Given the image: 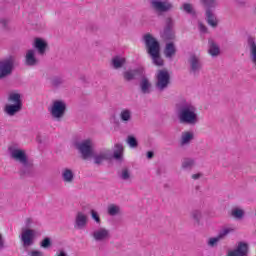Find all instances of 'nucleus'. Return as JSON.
Instances as JSON below:
<instances>
[{
    "mask_svg": "<svg viewBox=\"0 0 256 256\" xmlns=\"http://www.w3.org/2000/svg\"><path fill=\"white\" fill-rule=\"evenodd\" d=\"M0 249H5V240H3V236L0 234Z\"/></svg>",
    "mask_w": 256,
    "mask_h": 256,
    "instance_id": "nucleus-46",
    "label": "nucleus"
},
{
    "mask_svg": "<svg viewBox=\"0 0 256 256\" xmlns=\"http://www.w3.org/2000/svg\"><path fill=\"white\" fill-rule=\"evenodd\" d=\"M221 241V238L218 236L212 237L208 239L207 245L208 247H217V244Z\"/></svg>",
    "mask_w": 256,
    "mask_h": 256,
    "instance_id": "nucleus-36",
    "label": "nucleus"
},
{
    "mask_svg": "<svg viewBox=\"0 0 256 256\" xmlns=\"http://www.w3.org/2000/svg\"><path fill=\"white\" fill-rule=\"evenodd\" d=\"M231 215L234 219H243L245 217V211L241 208H234L232 209Z\"/></svg>",
    "mask_w": 256,
    "mask_h": 256,
    "instance_id": "nucleus-33",
    "label": "nucleus"
},
{
    "mask_svg": "<svg viewBox=\"0 0 256 256\" xmlns=\"http://www.w3.org/2000/svg\"><path fill=\"white\" fill-rule=\"evenodd\" d=\"M26 65L28 67H35V65H39V60L35 57V50H28L25 56Z\"/></svg>",
    "mask_w": 256,
    "mask_h": 256,
    "instance_id": "nucleus-21",
    "label": "nucleus"
},
{
    "mask_svg": "<svg viewBox=\"0 0 256 256\" xmlns=\"http://www.w3.org/2000/svg\"><path fill=\"white\" fill-rule=\"evenodd\" d=\"M91 217H92V219H93L96 223H98V224L101 223V218L99 217V214L97 213V211L91 210Z\"/></svg>",
    "mask_w": 256,
    "mask_h": 256,
    "instance_id": "nucleus-41",
    "label": "nucleus"
},
{
    "mask_svg": "<svg viewBox=\"0 0 256 256\" xmlns=\"http://www.w3.org/2000/svg\"><path fill=\"white\" fill-rule=\"evenodd\" d=\"M201 176H202L201 173L193 174V175H192V179H194L195 181H197V179H199Z\"/></svg>",
    "mask_w": 256,
    "mask_h": 256,
    "instance_id": "nucleus-49",
    "label": "nucleus"
},
{
    "mask_svg": "<svg viewBox=\"0 0 256 256\" xmlns=\"http://www.w3.org/2000/svg\"><path fill=\"white\" fill-rule=\"evenodd\" d=\"M74 147L77 149V151H79L82 159L87 160L93 157V141L91 139L75 142Z\"/></svg>",
    "mask_w": 256,
    "mask_h": 256,
    "instance_id": "nucleus-6",
    "label": "nucleus"
},
{
    "mask_svg": "<svg viewBox=\"0 0 256 256\" xmlns=\"http://www.w3.org/2000/svg\"><path fill=\"white\" fill-rule=\"evenodd\" d=\"M20 241L24 249L31 247L35 244V230L33 229H24L20 235Z\"/></svg>",
    "mask_w": 256,
    "mask_h": 256,
    "instance_id": "nucleus-13",
    "label": "nucleus"
},
{
    "mask_svg": "<svg viewBox=\"0 0 256 256\" xmlns=\"http://www.w3.org/2000/svg\"><path fill=\"white\" fill-rule=\"evenodd\" d=\"M11 159L20 164L19 175L20 177H34L35 164L33 160L29 159L27 152L24 149L10 148Z\"/></svg>",
    "mask_w": 256,
    "mask_h": 256,
    "instance_id": "nucleus-1",
    "label": "nucleus"
},
{
    "mask_svg": "<svg viewBox=\"0 0 256 256\" xmlns=\"http://www.w3.org/2000/svg\"><path fill=\"white\" fill-rule=\"evenodd\" d=\"M206 21L210 27L216 29L219 26V19H217V15L213 11H206L205 12Z\"/></svg>",
    "mask_w": 256,
    "mask_h": 256,
    "instance_id": "nucleus-19",
    "label": "nucleus"
},
{
    "mask_svg": "<svg viewBox=\"0 0 256 256\" xmlns=\"http://www.w3.org/2000/svg\"><path fill=\"white\" fill-rule=\"evenodd\" d=\"M0 25L2 29H7V25H9V21L5 18L0 19Z\"/></svg>",
    "mask_w": 256,
    "mask_h": 256,
    "instance_id": "nucleus-42",
    "label": "nucleus"
},
{
    "mask_svg": "<svg viewBox=\"0 0 256 256\" xmlns=\"http://www.w3.org/2000/svg\"><path fill=\"white\" fill-rule=\"evenodd\" d=\"M15 65H17V57L14 55L0 60V79H7V77L13 75Z\"/></svg>",
    "mask_w": 256,
    "mask_h": 256,
    "instance_id": "nucleus-4",
    "label": "nucleus"
},
{
    "mask_svg": "<svg viewBox=\"0 0 256 256\" xmlns=\"http://www.w3.org/2000/svg\"><path fill=\"white\" fill-rule=\"evenodd\" d=\"M61 177L64 183H73V181H75V173L69 168H64L62 170Z\"/></svg>",
    "mask_w": 256,
    "mask_h": 256,
    "instance_id": "nucleus-23",
    "label": "nucleus"
},
{
    "mask_svg": "<svg viewBox=\"0 0 256 256\" xmlns=\"http://www.w3.org/2000/svg\"><path fill=\"white\" fill-rule=\"evenodd\" d=\"M189 73L191 75L197 76L201 73L203 69V62H201V57L195 53H190L188 57Z\"/></svg>",
    "mask_w": 256,
    "mask_h": 256,
    "instance_id": "nucleus-8",
    "label": "nucleus"
},
{
    "mask_svg": "<svg viewBox=\"0 0 256 256\" xmlns=\"http://www.w3.org/2000/svg\"><path fill=\"white\" fill-rule=\"evenodd\" d=\"M131 177V173L129 172V169L127 168H124L120 174V178L123 180V181H127L129 180Z\"/></svg>",
    "mask_w": 256,
    "mask_h": 256,
    "instance_id": "nucleus-38",
    "label": "nucleus"
},
{
    "mask_svg": "<svg viewBox=\"0 0 256 256\" xmlns=\"http://www.w3.org/2000/svg\"><path fill=\"white\" fill-rule=\"evenodd\" d=\"M171 84V75L169 74V71L167 70H158L156 74V83L155 88L157 91H165L167 87Z\"/></svg>",
    "mask_w": 256,
    "mask_h": 256,
    "instance_id": "nucleus-7",
    "label": "nucleus"
},
{
    "mask_svg": "<svg viewBox=\"0 0 256 256\" xmlns=\"http://www.w3.org/2000/svg\"><path fill=\"white\" fill-rule=\"evenodd\" d=\"M173 27H175V20L171 17L166 18L165 27L161 32V38L164 41H175V30H173Z\"/></svg>",
    "mask_w": 256,
    "mask_h": 256,
    "instance_id": "nucleus-9",
    "label": "nucleus"
},
{
    "mask_svg": "<svg viewBox=\"0 0 256 256\" xmlns=\"http://www.w3.org/2000/svg\"><path fill=\"white\" fill-rule=\"evenodd\" d=\"M87 223H89V218L87 217V214L83 212H77L74 220V229H77L78 231H83V229L87 227Z\"/></svg>",
    "mask_w": 256,
    "mask_h": 256,
    "instance_id": "nucleus-14",
    "label": "nucleus"
},
{
    "mask_svg": "<svg viewBox=\"0 0 256 256\" xmlns=\"http://www.w3.org/2000/svg\"><path fill=\"white\" fill-rule=\"evenodd\" d=\"M115 148L116 150L112 153V159H115L116 161H123V145L116 144Z\"/></svg>",
    "mask_w": 256,
    "mask_h": 256,
    "instance_id": "nucleus-28",
    "label": "nucleus"
},
{
    "mask_svg": "<svg viewBox=\"0 0 256 256\" xmlns=\"http://www.w3.org/2000/svg\"><path fill=\"white\" fill-rule=\"evenodd\" d=\"M140 79L141 93L144 95H149V93H151V82L147 77H145V72L143 73V77H140Z\"/></svg>",
    "mask_w": 256,
    "mask_h": 256,
    "instance_id": "nucleus-22",
    "label": "nucleus"
},
{
    "mask_svg": "<svg viewBox=\"0 0 256 256\" xmlns=\"http://www.w3.org/2000/svg\"><path fill=\"white\" fill-rule=\"evenodd\" d=\"M92 237L97 242L109 241L111 239V232L107 228L100 227L92 233Z\"/></svg>",
    "mask_w": 256,
    "mask_h": 256,
    "instance_id": "nucleus-16",
    "label": "nucleus"
},
{
    "mask_svg": "<svg viewBox=\"0 0 256 256\" xmlns=\"http://www.w3.org/2000/svg\"><path fill=\"white\" fill-rule=\"evenodd\" d=\"M193 133L192 132H184L182 133L181 140H180V145L181 147H185V145H189L191 141H193Z\"/></svg>",
    "mask_w": 256,
    "mask_h": 256,
    "instance_id": "nucleus-27",
    "label": "nucleus"
},
{
    "mask_svg": "<svg viewBox=\"0 0 256 256\" xmlns=\"http://www.w3.org/2000/svg\"><path fill=\"white\" fill-rule=\"evenodd\" d=\"M151 7L156 13H169L173 9V3L168 0H152Z\"/></svg>",
    "mask_w": 256,
    "mask_h": 256,
    "instance_id": "nucleus-11",
    "label": "nucleus"
},
{
    "mask_svg": "<svg viewBox=\"0 0 256 256\" xmlns=\"http://www.w3.org/2000/svg\"><path fill=\"white\" fill-rule=\"evenodd\" d=\"M249 255V244L239 242L234 250L228 252L227 256H247Z\"/></svg>",
    "mask_w": 256,
    "mask_h": 256,
    "instance_id": "nucleus-17",
    "label": "nucleus"
},
{
    "mask_svg": "<svg viewBox=\"0 0 256 256\" xmlns=\"http://www.w3.org/2000/svg\"><path fill=\"white\" fill-rule=\"evenodd\" d=\"M51 84L53 85V87H59L60 85H63V78L54 77L51 80Z\"/></svg>",
    "mask_w": 256,
    "mask_h": 256,
    "instance_id": "nucleus-39",
    "label": "nucleus"
},
{
    "mask_svg": "<svg viewBox=\"0 0 256 256\" xmlns=\"http://www.w3.org/2000/svg\"><path fill=\"white\" fill-rule=\"evenodd\" d=\"M177 54V47L175 46V43L168 42L165 45L164 48V55L167 59H173L175 55Z\"/></svg>",
    "mask_w": 256,
    "mask_h": 256,
    "instance_id": "nucleus-20",
    "label": "nucleus"
},
{
    "mask_svg": "<svg viewBox=\"0 0 256 256\" xmlns=\"http://www.w3.org/2000/svg\"><path fill=\"white\" fill-rule=\"evenodd\" d=\"M144 73H145V69H143L142 67H139L136 69L125 71L123 73V78L128 82L135 81V79H141Z\"/></svg>",
    "mask_w": 256,
    "mask_h": 256,
    "instance_id": "nucleus-15",
    "label": "nucleus"
},
{
    "mask_svg": "<svg viewBox=\"0 0 256 256\" xmlns=\"http://www.w3.org/2000/svg\"><path fill=\"white\" fill-rule=\"evenodd\" d=\"M112 65L114 69H121L123 65H125V58H121L119 56H116L112 59Z\"/></svg>",
    "mask_w": 256,
    "mask_h": 256,
    "instance_id": "nucleus-31",
    "label": "nucleus"
},
{
    "mask_svg": "<svg viewBox=\"0 0 256 256\" xmlns=\"http://www.w3.org/2000/svg\"><path fill=\"white\" fill-rule=\"evenodd\" d=\"M181 9L184 10L185 13H187L188 15H197V12L195 11V8H193V4L190 3H184L181 7Z\"/></svg>",
    "mask_w": 256,
    "mask_h": 256,
    "instance_id": "nucleus-32",
    "label": "nucleus"
},
{
    "mask_svg": "<svg viewBox=\"0 0 256 256\" xmlns=\"http://www.w3.org/2000/svg\"><path fill=\"white\" fill-rule=\"evenodd\" d=\"M107 213L110 217H117V215H121V206L110 204L107 208Z\"/></svg>",
    "mask_w": 256,
    "mask_h": 256,
    "instance_id": "nucleus-29",
    "label": "nucleus"
},
{
    "mask_svg": "<svg viewBox=\"0 0 256 256\" xmlns=\"http://www.w3.org/2000/svg\"><path fill=\"white\" fill-rule=\"evenodd\" d=\"M176 113L180 123L185 125H197L199 123L197 107L187 100H182L176 104Z\"/></svg>",
    "mask_w": 256,
    "mask_h": 256,
    "instance_id": "nucleus-2",
    "label": "nucleus"
},
{
    "mask_svg": "<svg viewBox=\"0 0 256 256\" xmlns=\"http://www.w3.org/2000/svg\"><path fill=\"white\" fill-rule=\"evenodd\" d=\"M29 256H43V252L39 251V250H33L31 252L28 253Z\"/></svg>",
    "mask_w": 256,
    "mask_h": 256,
    "instance_id": "nucleus-43",
    "label": "nucleus"
},
{
    "mask_svg": "<svg viewBox=\"0 0 256 256\" xmlns=\"http://www.w3.org/2000/svg\"><path fill=\"white\" fill-rule=\"evenodd\" d=\"M195 165V158L185 157L182 159L181 169H183V171H191Z\"/></svg>",
    "mask_w": 256,
    "mask_h": 256,
    "instance_id": "nucleus-24",
    "label": "nucleus"
},
{
    "mask_svg": "<svg viewBox=\"0 0 256 256\" xmlns=\"http://www.w3.org/2000/svg\"><path fill=\"white\" fill-rule=\"evenodd\" d=\"M236 3L239 7H245L247 2L245 0H237Z\"/></svg>",
    "mask_w": 256,
    "mask_h": 256,
    "instance_id": "nucleus-48",
    "label": "nucleus"
},
{
    "mask_svg": "<svg viewBox=\"0 0 256 256\" xmlns=\"http://www.w3.org/2000/svg\"><path fill=\"white\" fill-rule=\"evenodd\" d=\"M199 31L200 33H207V26H205L203 23H199Z\"/></svg>",
    "mask_w": 256,
    "mask_h": 256,
    "instance_id": "nucleus-44",
    "label": "nucleus"
},
{
    "mask_svg": "<svg viewBox=\"0 0 256 256\" xmlns=\"http://www.w3.org/2000/svg\"><path fill=\"white\" fill-rule=\"evenodd\" d=\"M9 101L14 104H7L4 107V113L9 115V117H13L23 109V101H21V94L19 93H12L9 95Z\"/></svg>",
    "mask_w": 256,
    "mask_h": 256,
    "instance_id": "nucleus-5",
    "label": "nucleus"
},
{
    "mask_svg": "<svg viewBox=\"0 0 256 256\" xmlns=\"http://www.w3.org/2000/svg\"><path fill=\"white\" fill-rule=\"evenodd\" d=\"M40 247H42V249H49V247H51V238L49 237L44 238L40 242Z\"/></svg>",
    "mask_w": 256,
    "mask_h": 256,
    "instance_id": "nucleus-37",
    "label": "nucleus"
},
{
    "mask_svg": "<svg viewBox=\"0 0 256 256\" xmlns=\"http://www.w3.org/2000/svg\"><path fill=\"white\" fill-rule=\"evenodd\" d=\"M65 111H67V104L61 100H56L50 109V114L54 119H62L65 116Z\"/></svg>",
    "mask_w": 256,
    "mask_h": 256,
    "instance_id": "nucleus-10",
    "label": "nucleus"
},
{
    "mask_svg": "<svg viewBox=\"0 0 256 256\" xmlns=\"http://www.w3.org/2000/svg\"><path fill=\"white\" fill-rule=\"evenodd\" d=\"M132 112L129 109H123L120 113V119L123 123H129L131 121Z\"/></svg>",
    "mask_w": 256,
    "mask_h": 256,
    "instance_id": "nucleus-30",
    "label": "nucleus"
},
{
    "mask_svg": "<svg viewBox=\"0 0 256 256\" xmlns=\"http://www.w3.org/2000/svg\"><path fill=\"white\" fill-rule=\"evenodd\" d=\"M34 47L37 50L38 55H45L47 53V47H49V44L41 38H36L34 42Z\"/></svg>",
    "mask_w": 256,
    "mask_h": 256,
    "instance_id": "nucleus-18",
    "label": "nucleus"
},
{
    "mask_svg": "<svg viewBox=\"0 0 256 256\" xmlns=\"http://www.w3.org/2000/svg\"><path fill=\"white\" fill-rule=\"evenodd\" d=\"M56 256H69L65 250H59Z\"/></svg>",
    "mask_w": 256,
    "mask_h": 256,
    "instance_id": "nucleus-47",
    "label": "nucleus"
},
{
    "mask_svg": "<svg viewBox=\"0 0 256 256\" xmlns=\"http://www.w3.org/2000/svg\"><path fill=\"white\" fill-rule=\"evenodd\" d=\"M127 143L130 147H139V142H137V138H135L134 136H128L127 137Z\"/></svg>",
    "mask_w": 256,
    "mask_h": 256,
    "instance_id": "nucleus-35",
    "label": "nucleus"
},
{
    "mask_svg": "<svg viewBox=\"0 0 256 256\" xmlns=\"http://www.w3.org/2000/svg\"><path fill=\"white\" fill-rule=\"evenodd\" d=\"M31 222H32L31 218H27L26 219V227H29V225H31Z\"/></svg>",
    "mask_w": 256,
    "mask_h": 256,
    "instance_id": "nucleus-50",
    "label": "nucleus"
},
{
    "mask_svg": "<svg viewBox=\"0 0 256 256\" xmlns=\"http://www.w3.org/2000/svg\"><path fill=\"white\" fill-rule=\"evenodd\" d=\"M144 43L154 65L162 67L163 59L161 58V44H159V41H157L151 34H146L144 35Z\"/></svg>",
    "mask_w": 256,
    "mask_h": 256,
    "instance_id": "nucleus-3",
    "label": "nucleus"
},
{
    "mask_svg": "<svg viewBox=\"0 0 256 256\" xmlns=\"http://www.w3.org/2000/svg\"><path fill=\"white\" fill-rule=\"evenodd\" d=\"M208 53L212 57H217V55H219V53H221V49L219 48V46L213 40L209 41Z\"/></svg>",
    "mask_w": 256,
    "mask_h": 256,
    "instance_id": "nucleus-26",
    "label": "nucleus"
},
{
    "mask_svg": "<svg viewBox=\"0 0 256 256\" xmlns=\"http://www.w3.org/2000/svg\"><path fill=\"white\" fill-rule=\"evenodd\" d=\"M147 159H153L155 157V152L153 151H148L146 154Z\"/></svg>",
    "mask_w": 256,
    "mask_h": 256,
    "instance_id": "nucleus-45",
    "label": "nucleus"
},
{
    "mask_svg": "<svg viewBox=\"0 0 256 256\" xmlns=\"http://www.w3.org/2000/svg\"><path fill=\"white\" fill-rule=\"evenodd\" d=\"M233 231H235V229H233V228L222 229L218 234L220 241H222V239H225L227 237V235H229V233H233Z\"/></svg>",
    "mask_w": 256,
    "mask_h": 256,
    "instance_id": "nucleus-34",
    "label": "nucleus"
},
{
    "mask_svg": "<svg viewBox=\"0 0 256 256\" xmlns=\"http://www.w3.org/2000/svg\"><path fill=\"white\" fill-rule=\"evenodd\" d=\"M192 218L194 219V221H197V223H199V221L201 220V211L199 210L192 211Z\"/></svg>",
    "mask_w": 256,
    "mask_h": 256,
    "instance_id": "nucleus-40",
    "label": "nucleus"
},
{
    "mask_svg": "<svg viewBox=\"0 0 256 256\" xmlns=\"http://www.w3.org/2000/svg\"><path fill=\"white\" fill-rule=\"evenodd\" d=\"M200 3L205 7V13H207V11L215 12V9L219 5L217 0H200Z\"/></svg>",
    "mask_w": 256,
    "mask_h": 256,
    "instance_id": "nucleus-25",
    "label": "nucleus"
},
{
    "mask_svg": "<svg viewBox=\"0 0 256 256\" xmlns=\"http://www.w3.org/2000/svg\"><path fill=\"white\" fill-rule=\"evenodd\" d=\"M91 158L94 159L95 165H103V161H111V159H113V151L109 149H103L96 154L93 152Z\"/></svg>",
    "mask_w": 256,
    "mask_h": 256,
    "instance_id": "nucleus-12",
    "label": "nucleus"
}]
</instances>
